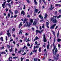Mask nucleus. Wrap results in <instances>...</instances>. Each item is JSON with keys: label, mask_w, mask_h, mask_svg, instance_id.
Segmentation results:
<instances>
[{"label": "nucleus", "mask_w": 61, "mask_h": 61, "mask_svg": "<svg viewBox=\"0 0 61 61\" xmlns=\"http://www.w3.org/2000/svg\"><path fill=\"white\" fill-rule=\"evenodd\" d=\"M8 16L9 17H10V14L9 13L8 14Z\"/></svg>", "instance_id": "50"}, {"label": "nucleus", "mask_w": 61, "mask_h": 61, "mask_svg": "<svg viewBox=\"0 0 61 61\" xmlns=\"http://www.w3.org/2000/svg\"><path fill=\"white\" fill-rule=\"evenodd\" d=\"M25 25L26 26H27L28 25V22H26Z\"/></svg>", "instance_id": "21"}, {"label": "nucleus", "mask_w": 61, "mask_h": 61, "mask_svg": "<svg viewBox=\"0 0 61 61\" xmlns=\"http://www.w3.org/2000/svg\"><path fill=\"white\" fill-rule=\"evenodd\" d=\"M12 31L13 32H14L15 31V28H13L12 29Z\"/></svg>", "instance_id": "42"}, {"label": "nucleus", "mask_w": 61, "mask_h": 61, "mask_svg": "<svg viewBox=\"0 0 61 61\" xmlns=\"http://www.w3.org/2000/svg\"><path fill=\"white\" fill-rule=\"evenodd\" d=\"M8 9H7V8H6V12H7L8 11Z\"/></svg>", "instance_id": "57"}, {"label": "nucleus", "mask_w": 61, "mask_h": 61, "mask_svg": "<svg viewBox=\"0 0 61 61\" xmlns=\"http://www.w3.org/2000/svg\"><path fill=\"white\" fill-rule=\"evenodd\" d=\"M45 45H46V43H44V44L43 45V47H45Z\"/></svg>", "instance_id": "43"}, {"label": "nucleus", "mask_w": 61, "mask_h": 61, "mask_svg": "<svg viewBox=\"0 0 61 61\" xmlns=\"http://www.w3.org/2000/svg\"><path fill=\"white\" fill-rule=\"evenodd\" d=\"M21 26H22V22H21L20 24L19 25V28L21 27Z\"/></svg>", "instance_id": "8"}, {"label": "nucleus", "mask_w": 61, "mask_h": 61, "mask_svg": "<svg viewBox=\"0 0 61 61\" xmlns=\"http://www.w3.org/2000/svg\"><path fill=\"white\" fill-rule=\"evenodd\" d=\"M59 13H61V10H59Z\"/></svg>", "instance_id": "61"}, {"label": "nucleus", "mask_w": 61, "mask_h": 61, "mask_svg": "<svg viewBox=\"0 0 61 61\" xmlns=\"http://www.w3.org/2000/svg\"><path fill=\"white\" fill-rule=\"evenodd\" d=\"M12 0H7V2L8 3H9L10 2V1H11Z\"/></svg>", "instance_id": "24"}, {"label": "nucleus", "mask_w": 61, "mask_h": 61, "mask_svg": "<svg viewBox=\"0 0 61 61\" xmlns=\"http://www.w3.org/2000/svg\"><path fill=\"white\" fill-rule=\"evenodd\" d=\"M37 51V50H33V52L34 53H36V52Z\"/></svg>", "instance_id": "22"}, {"label": "nucleus", "mask_w": 61, "mask_h": 61, "mask_svg": "<svg viewBox=\"0 0 61 61\" xmlns=\"http://www.w3.org/2000/svg\"><path fill=\"white\" fill-rule=\"evenodd\" d=\"M5 3H6V1L5 2H4L2 5V6L3 8H5Z\"/></svg>", "instance_id": "5"}, {"label": "nucleus", "mask_w": 61, "mask_h": 61, "mask_svg": "<svg viewBox=\"0 0 61 61\" xmlns=\"http://www.w3.org/2000/svg\"><path fill=\"white\" fill-rule=\"evenodd\" d=\"M43 41L44 42H47V40H46V38H43Z\"/></svg>", "instance_id": "9"}, {"label": "nucleus", "mask_w": 61, "mask_h": 61, "mask_svg": "<svg viewBox=\"0 0 61 61\" xmlns=\"http://www.w3.org/2000/svg\"><path fill=\"white\" fill-rule=\"evenodd\" d=\"M48 16V15L46 14H45V15L44 18L46 19L47 17V16Z\"/></svg>", "instance_id": "7"}, {"label": "nucleus", "mask_w": 61, "mask_h": 61, "mask_svg": "<svg viewBox=\"0 0 61 61\" xmlns=\"http://www.w3.org/2000/svg\"><path fill=\"white\" fill-rule=\"evenodd\" d=\"M25 36H28V34H27V33H26L25 34Z\"/></svg>", "instance_id": "54"}, {"label": "nucleus", "mask_w": 61, "mask_h": 61, "mask_svg": "<svg viewBox=\"0 0 61 61\" xmlns=\"http://www.w3.org/2000/svg\"><path fill=\"white\" fill-rule=\"evenodd\" d=\"M13 41V40L12 39L10 40V42H11V41Z\"/></svg>", "instance_id": "58"}, {"label": "nucleus", "mask_w": 61, "mask_h": 61, "mask_svg": "<svg viewBox=\"0 0 61 61\" xmlns=\"http://www.w3.org/2000/svg\"><path fill=\"white\" fill-rule=\"evenodd\" d=\"M39 33H40V34H41V31L40 30H39Z\"/></svg>", "instance_id": "53"}, {"label": "nucleus", "mask_w": 61, "mask_h": 61, "mask_svg": "<svg viewBox=\"0 0 61 61\" xmlns=\"http://www.w3.org/2000/svg\"><path fill=\"white\" fill-rule=\"evenodd\" d=\"M7 35L8 36H10V34L9 32H8L7 33Z\"/></svg>", "instance_id": "17"}, {"label": "nucleus", "mask_w": 61, "mask_h": 61, "mask_svg": "<svg viewBox=\"0 0 61 61\" xmlns=\"http://www.w3.org/2000/svg\"><path fill=\"white\" fill-rule=\"evenodd\" d=\"M34 2H35L34 3H35V4L36 5H37V2H36V0H34Z\"/></svg>", "instance_id": "10"}, {"label": "nucleus", "mask_w": 61, "mask_h": 61, "mask_svg": "<svg viewBox=\"0 0 61 61\" xmlns=\"http://www.w3.org/2000/svg\"><path fill=\"white\" fill-rule=\"evenodd\" d=\"M8 5H9V7H11V5H10V4H9Z\"/></svg>", "instance_id": "60"}, {"label": "nucleus", "mask_w": 61, "mask_h": 61, "mask_svg": "<svg viewBox=\"0 0 61 61\" xmlns=\"http://www.w3.org/2000/svg\"><path fill=\"white\" fill-rule=\"evenodd\" d=\"M56 25V24H55L51 26L50 27L51 29H53L55 28V26Z\"/></svg>", "instance_id": "3"}, {"label": "nucleus", "mask_w": 61, "mask_h": 61, "mask_svg": "<svg viewBox=\"0 0 61 61\" xmlns=\"http://www.w3.org/2000/svg\"><path fill=\"white\" fill-rule=\"evenodd\" d=\"M61 15H59V16H54L53 17L55 18H56V17H57V18H59L61 17Z\"/></svg>", "instance_id": "6"}, {"label": "nucleus", "mask_w": 61, "mask_h": 61, "mask_svg": "<svg viewBox=\"0 0 61 61\" xmlns=\"http://www.w3.org/2000/svg\"><path fill=\"white\" fill-rule=\"evenodd\" d=\"M42 1L44 2L45 3V4L46 3V2H45V1L44 0H42Z\"/></svg>", "instance_id": "56"}, {"label": "nucleus", "mask_w": 61, "mask_h": 61, "mask_svg": "<svg viewBox=\"0 0 61 61\" xmlns=\"http://www.w3.org/2000/svg\"><path fill=\"white\" fill-rule=\"evenodd\" d=\"M41 52V47H40L39 49V52Z\"/></svg>", "instance_id": "38"}, {"label": "nucleus", "mask_w": 61, "mask_h": 61, "mask_svg": "<svg viewBox=\"0 0 61 61\" xmlns=\"http://www.w3.org/2000/svg\"><path fill=\"white\" fill-rule=\"evenodd\" d=\"M21 60H23V59H24V58H22V57H21Z\"/></svg>", "instance_id": "39"}, {"label": "nucleus", "mask_w": 61, "mask_h": 61, "mask_svg": "<svg viewBox=\"0 0 61 61\" xmlns=\"http://www.w3.org/2000/svg\"><path fill=\"white\" fill-rule=\"evenodd\" d=\"M33 25H36V22L35 21H34V22L33 23Z\"/></svg>", "instance_id": "23"}, {"label": "nucleus", "mask_w": 61, "mask_h": 61, "mask_svg": "<svg viewBox=\"0 0 61 61\" xmlns=\"http://www.w3.org/2000/svg\"><path fill=\"white\" fill-rule=\"evenodd\" d=\"M56 19L55 17V18L53 17H51V21L53 23H56L57 22V20H56Z\"/></svg>", "instance_id": "1"}, {"label": "nucleus", "mask_w": 61, "mask_h": 61, "mask_svg": "<svg viewBox=\"0 0 61 61\" xmlns=\"http://www.w3.org/2000/svg\"><path fill=\"white\" fill-rule=\"evenodd\" d=\"M57 37H58L59 36V31H58V33L57 34Z\"/></svg>", "instance_id": "27"}, {"label": "nucleus", "mask_w": 61, "mask_h": 61, "mask_svg": "<svg viewBox=\"0 0 61 61\" xmlns=\"http://www.w3.org/2000/svg\"><path fill=\"white\" fill-rule=\"evenodd\" d=\"M10 58H11V57H10L9 58V61H12V60H10Z\"/></svg>", "instance_id": "34"}, {"label": "nucleus", "mask_w": 61, "mask_h": 61, "mask_svg": "<svg viewBox=\"0 0 61 61\" xmlns=\"http://www.w3.org/2000/svg\"><path fill=\"white\" fill-rule=\"evenodd\" d=\"M16 51H17V49L15 48V53H16Z\"/></svg>", "instance_id": "47"}, {"label": "nucleus", "mask_w": 61, "mask_h": 61, "mask_svg": "<svg viewBox=\"0 0 61 61\" xmlns=\"http://www.w3.org/2000/svg\"><path fill=\"white\" fill-rule=\"evenodd\" d=\"M30 22L31 23H33V20L32 19H31L30 20Z\"/></svg>", "instance_id": "26"}, {"label": "nucleus", "mask_w": 61, "mask_h": 61, "mask_svg": "<svg viewBox=\"0 0 61 61\" xmlns=\"http://www.w3.org/2000/svg\"><path fill=\"white\" fill-rule=\"evenodd\" d=\"M7 46L8 48H10V46H9L8 45H7Z\"/></svg>", "instance_id": "36"}, {"label": "nucleus", "mask_w": 61, "mask_h": 61, "mask_svg": "<svg viewBox=\"0 0 61 61\" xmlns=\"http://www.w3.org/2000/svg\"><path fill=\"white\" fill-rule=\"evenodd\" d=\"M39 30H36V32H37V33H39Z\"/></svg>", "instance_id": "49"}, {"label": "nucleus", "mask_w": 61, "mask_h": 61, "mask_svg": "<svg viewBox=\"0 0 61 61\" xmlns=\"http://www.w3.org/2000/svg\"><path fill=\"white\" fill-rule=\"evenodd\" d=\"M24 12V10L22 11V12H21V14H23V13Z\"/></svg>", "instance_id": "44"}, {"label": "nucleus", "mask_w": 61, "mask_h": 61, "mask_svg": "<svg viewBox=\"0 0 61 61\" xmlns=\"http://www.w3.org/2000/svg\"><path fill=\"white\" fill-rule=\"evenodd\" d=\"M51 31L53 32V34L54 36H55V32H54L52 30H51Z\"/></svg>", "instance_id": "20"}, {"label": "nucleus", "mask_w": 61, "mask_h": 61, "mask_svg": "<svg viewBox=\"0 0 61 61\" xmlns=\"http://www.w3.org/2000/svg\"><path fill=\"white\" fill-rule=\"evenodd\" d=\"M54 58V60H56L57 61V60L58 59V58L57 57V58L55 57Z\"/></svg>", "instance_id": "19"}, {"label": "nucleus", "mask_w": 61, "mask_h": 61, "mask_svg": "<svg viewBox=\"0 0 61 61\" xmlns=\"http://www.w3.org/2000/svg\"><path fill=\"white\" fill-rule=\"evenodd\" d=\"M46 38V35L45 34H44L43 35V38Z\"/></svg>", "instance_id": "37"}, {"label": "nucleus", "mask_w": 61, "mask_h": 61, "mask_svg": "<svg viewBox=\"0 0 61 61\" xmlns=\"http://www.w3.org/2000/svg\"><path fill=\"white\" fill-rule=\"evenodd\" d=\"M49 48V45H48L47 46V49H48Z\"/></svg>", "instance_id": "32"}, {"label": "nucleus", "mask_w": 61, "mask_h": 61, "mask_svg": "<svg viewBox=\"0 0 61 61\" xmlns=\"http://www.w3.org/2000/svg\"><path fill=\"white\" fill-rule=\"evenodd\" d=\"M0 39H1V41H3V37H1Z\"/></svg>", "instance_id": "31"}, {"label": "nucleus", "mask_w": 61, "mask_h": 61, "mask_svg": "<svg viewBox=\"0 0 61 61\" xmlns=\"http://www.w3.org/2000/svg\"><path fill=\"white\" fill-rule=\"evenodd\" d=\"M27 17H30V16L29 15H27Z\"/></svg>", "instance_id": "52"}, {"label": "nucleus", "mask_w": 61, "mask_h": 61, "mask_svg": "<svg viewBox=\"0 0 61 61\" xmlns=\"http://www.w3.org/2000/svg\"><path fill=\"white\" fill-rule=\"evenodd\" d=\"M56 46H54V49H52V51L53 52H54V50H55V49L56 50Z\"/></svg>", "instance_id": "13"}, {"label": "nucleus", "mask_w": 61, "mask_h": 61, "mask_svg": "<svg viewBox=\"0 0 61 61\" xmlns=\"http://www.w3.org/2000/svg\"><path fill=\"white\" fill-rule=\"evenodd\" d=\"M24 20L25 21H27V20H28V19H27L25 18Z\"/></svg>", "instance_id": "40"}, {"label": "nucleus", "mask_w": 61, "mask_h": 61, "mask_svg": "<svg viewBox=\"0 0 61 61\" xmlns=\"http://www.w3.org/2000/svg\"><path fill=\"white\" fill-rule=\"evenodd\" d=\"M45 27V26L44 25V24H43V26H42V28H44Z\"/></svg>", "instance_id": "25"}, {"label": "nucleus", "mask_w": 61, "mask_h": 61, "mask_svg": "<svg viewBox=\"0 0 61 61\" xmlns=\"http://www.w3.org/2000/svg\"><path fill=\"white\" fill-rule=\"evenodd\" d=\"M27 45L28 46H30V44H29V43H28L27 44Z\"/></svg>", "instance_id": "48"}, {"label": "nucleus", "mask_w": 61, "mask_h": 61, "mask_svg": "<svg viewBox=\"0 0 61 61\" xmlns=\"http://www.w3.org/2000/svg\"><path fill=\"white\" fill-rule=\"evenodd\" d=\"M35 43L36 44H37V41H36L35 42Z\"/></svg>", "instance_id": "63"}, {"label": "nucleus", "mask_w": 61, "mask_h": 61, "mask_svg": "<svg viewBox=\"0 0 61 61\" xmlns=\"http://www.w3.org/2000/svg\"><path fill=\"white\" fill-rule=\"evenodd\" d=\"M38 11V10L36 9H35V13L36 12H37V11Z\"/></svg>", "instance_id": "12"}, {"label": "nucleus", "mask_w": 61, "mask_h": 61, "mask_svg": "<svg viewBox=\"0 0 61 61\" xmlns=\"http://www.w3.org/2000/svg\"><path fill=\"white\" fill-rule=\"evenodd\" d=\"M9 12L10 13H12V12L11 11V10H9Z\"/></svg>", "instance_id": "55"}, {"label": "nucleus", "mask_w": 61, "mask_h": 61, "mask_svg": "<svg viewBox=\"0 0 61 61\" xmlns=\"http://www.w3.org/2000/svg\"><path fill=\"white\" fill-rule=\"evenodd\" d=\"M32 29L33 31H34V29H35V28H32Z\"/></svg>", "instance_id": "51"}, {"label": "nucleus", "mask_w": 61, "mask_h": 61, "mask_svg": "<svg viewBox=\"0 0 61 61\" xmlns=\"http://www.w3.org/2000/svg\"><path fill=\"white\" fill-rule=\"evenodd\" d=\"M17 47H19V44H17Z\"/></svg>", "instance_id": "62"}, {"label": "nucleus", "mask_w": 61, "mask_h": 61, "mask_svg": "<svg viewBox=\"0 0 61 61\" xmlns=\"http://www.w3.org/2000/svg\"><path fill=\"white\" fill-rule=\"evenodd\" d=\"M22 30H20V31L19 32V34H22Z\"/></svg>", "instance_id": "15"}, {"label": "nucleus", "mask_w": 61, "mask_h": 61, "mask_svg": "<svg viewBox=\"0 0 61 61\" xmlns=\"http://www.w3.org/2000/svg\"><path fill=\"white\" fill-rule=\"evenodd\" d=\"M39 17H40V18L41 19H42V20H41L40 21V22H42L43 21V17H42V15L41 14L40 15H39Z\"/></svg>", "instance_id": "4"}, {"label": "nucleus", "mask_w": 61, "mask_h": 61, "mask_svg": "<svg viewBox=\"0 0 61 61\" xmlns=\"http://www.w3.org/2000/svg\"><path fill=\"white\" fill-rule=\"evenodd\" d=\"M13 58H14V59H16V58H17V57L16 56L13 57Z\"/></svg>", "instance_id": "28"}, {"label": "nucleus", "mask_w": 61, "mask_h": 61, "mask_svg": "<svg viewBox=\"0 0 61 61\" xmlns=\"http://www.w3.org/2000/svg\"><path fill=\"white\" fill-rule=\"evenodd\" d=\"M18 13V11L17 10H15V14H16Z\"/></svg>", "instance_id": "16"}, {"label": "nucleus", "mask_w": 61, "mask_h": 61, "mask_svg": "<svg viewBox=\"0 0 61 61\" xmlns=\"http://www.w3.org/2000/svg\"><path fill=\"white\" fill-rule=\"evenodd\" d=\"M12 50H13V48L11 47V49H10V52H12Z\"/></svg>", "instance_id": "18"}, {"label": "nucleus", "mask_w": 61, "mask_h": 61, "mask_svg": "<svg viewBox=\"0 0 61 61\" xmlns=\"http://www.w3.org/2000/svg\"><path fill=\"white\" fill-rule=\"evenodd\" d=\"M46 25H49V23L48 22H46Z\"/></svg>", "instance_id": "41"}, {"label": "nucleus", "mask_w": 61, "mask_h": 61, "mask_svg": "<svg viewBox=\"0 0 61 61\" xmlns=\"http://www.w3.org/2000/svg\"><path fill=\"white\" fill-rule=\"evenodd\" d=\"M26 1L27 2H28V3H29V2H30L29 0H26Z\"/></svg>", "instance_id": "46"}, {"label": "nucleus", "mask_w": 61, "mask_h": 61, "mask_svg": "<svg viewBox=\"0 0 61 61\" xmlns=\"http://www.w3.org/2000/svg\"><path fill=\"white\" fill-rule=\"evenodd\" d=\"M53 7V5H52V4H51V9H50V10L51 11L52 10L51 9V8H52Z\"/></svg>", "instance_id": "33"}, {"label": "nucleus", "mask_w": 61, "mask_h": 61, "mask_svg": "<svg viewBox=\"0 0 61 61\" xmlns=\"http://www.w3.org/2000/svg\"><path fill=\"white\" fill-rule=\"evenodd\" d=\"M25 46H24V47L22 48V49L24 50H25Z\"/></svg>", "instance_id": "29"}, {"label": "nucleus", "mask_w": 61, "mask_h": 61, "mask_svg": "<svg viewBox=\"0 0 61 61\" xmlns=\"http://www.w3.org/2000/svg\"><path fill=\"white\" fill-rule=\"evenodd\" d=\"M37 39H38V37L37 36H36V39L34 40V41H35V40H36Z\"/></svg>", "instance_id": "11"}, {"label": "nucleus", "mask_w": 61, "mask_h": 61, "mask_svg": "<svg viewBox=\"0 0 61 61\" xmlns=\"http://www.w3.org/2000/svg\"><path fill=\"white\" fill-rule=\"evenodd\" d=\"M25 5H24V7L23 8V9H25Z\"/></svg>", "instance_id": "35"}, {"label": "nucleus", "mask_w": 61, "mask_h": 61, "mask_svg": "<svg viewBox=\"0 0 61 61\" xmlns=\"http://www.w3.org/2000/svg\"><path fill=\"white\" fill-rule=\"evenodd\" d=\"M56 56L57 57H58V56H59V54H57L56 55Z\"/></svg>", "instance_id": "45"}, {"label": "nucleus", "mask_w": 61, "mask_h": 61, "mask_svg": "<svg viewBox=\"0 0 61 61\" xmlns=\"http://www.w3.org/2000/svg\"><path fill=\"white\" fill-rule=\"evenodd\" d=\"M57 51H58V50H57V48H56L55 51H54L53 52V55H56V53H57Z\"/></svg>", "instance_id": "2"}, {"label": "nucleus", "mask_w": 61, "mask_h": 61, "mask_svg": "<svg viewBox=\"0 0 61 61\" xmlns=\"http://www.w3.org/2000/svg\"><path fill=\"white\" fill-rule=\"evenodd\" d=\"M26 61H29V60H28V59H27L26 60Z\"/></svg>", "instance_id": "64"}, {"label": "nucleus", "mask_w": 61, "mask_h": 61, "mask_svg": "<svg viewBox=\"0 0 61 61\" xmlns=\"http://www.w3.org/2000/svg\"><path fill=\"white\" fill-rule=\"evenodd\" d=\"M61 41V39H58L57 40V41L58 42H60Z\"/></svg>", "instance_id": "14"}, {"label": "nucleus", "mask_w": 61, "mask_h": 61, "mask_svg": "<svg viewBox=\"0 0 61 61\" xmlns=\"http://www.w3.org/2000/svg\"><path fill=\"white\" fill-rule=\"evenodd\" d=\"M34 60L35 61H37V58H34Z\"/></svg>", "instance_id": "30"}, {"label": "nucleus", "mask_w": 61, "mask_h": 61, "mask_svg": "<svg viewBox=\"0 0 61 61\" xmlns=\"http://www.w3.org/2000/svg\"><path fill=\"white\" fill-rule=\"evenodd\" d=\"M39 46H36V48H39Z\"/></svg>", "instance_id": "59"}]
</instances>
